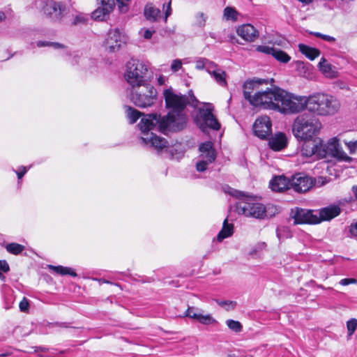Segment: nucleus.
Masks as SVG:
<instances>
[{"instance_id":"dca6fc26","label":"nucleus","mask_w":357,"mask_h":357,"mask_svg":"<svg viewBox=\"0 0 357 357\" xmlns=\"http://www.w3.org/2000/svg\"><path fill=\"white\" fill-rule=\"evenodd\" d=\"M123 36L118 29H110L107 34L105 42L106 47L110 52H116L119 50L122 42Z\"/></svg>"},{"instance_id":"6e6552de","label":"nucleus","mask_w":357,"mask_h":357,"mask_svg":"<svg viewBox=\"0 0 357 357\" xmlns=\"http://www.w3.org/2000/svg\"><path fill=\"white\" fill-rule=\"evenodd\" d=\"M148 73L149 68L145 63L139 60L132 59L127 63L125 78L130 88H133L149 82Z\"/></svg>"},{"instance_id":"a878e982","label":"nucleus","mask_w":357,"mask_h":357,"mask_svg":"<svg viewBox=\"0 0 357 357\" xmlns=\"http://www.w3.org/2000/svg\"><path fill=\"white\" fill-rule=\"evenodd\" d=\"M160 10L153 6L151 4L146 5L144 8V15L146 18L151 22H155L160 17Z\"/></svg>"},{"instance_id":"2f4dec72","label":"nucleus","mask_w":357,"mask_h":357,"mask_svg":"<svg viewBox=\"0 0 357 357\" xmlns=\"http://www.w3.org/2000/svg\"><path fill=\"white\" fill-rule=\"evenodd\" d=\"M6 249L9 253L16 255L24 250V246L16 243H11L6 245Z\"/></svg>"},{"instance_id":"a18cd8bd","label":"nucleus","mask_w":357,"mask_h":357,"mask_svg":"<svg viewBox=\"0 0 357 357\" xmlns=\"http://www.w3.org/2000/svg\"><path fill=\"white\" fill-rule=\"evenodd\" d=\"M206 62H207V59L200 58L196 61L195 68L198 70L205 69Z\"/></svg>"},{"instance_id":"0e129e2a","label":"nucleus","mask_w":357,"mask_h":357,"mask_svg":"<svg viewBox=\"0 0 357 357\" xmlns=\"http://www.w3.org/2000/svg\"><path fill=\"white\" fill-rule=\"evenodd\" d=\"M6 356V354H0V357H1V356Z\"/></svg>"},{"instance_id":"c85d7f7f","label":"nucleus","mask_w":357,"mask_h":357,"mask_svg":"<svg viewBox=\"0 0 357 357\" xmlns=\"http://www.w3.org/2000/svg\"><path fill=\"white\" fill-rule=\"evenodd\" d=\"M272 56L277 61L283 63H288L291 59V57L285 52L277 48L274 49V52Z\"/></svg>"},{"instance_id":"58836bf2","label":"nucleus","mask_w":357,"mask_h":357,"mask_svg":"<svg viewBox=\"0 0 357 357\" xmlns=\"http://www.w3.org/2000/svg\"><path fill=\"white\" fill-rule=\"evenodd\" d=\"M218 304L222 307H225L227 310H229L231 309H234L236 303L235 301H216Z\"/></svg>"},{"instance_id":"79ce46f5","label":"nucleus","mask_w":357,"mask_h":357,"mask_svg":"<svg viewBox=\"0 0 357 357\" xmlns=\"http://www.w3.org/2000/svg\"><path fill=\"white\" fill-rule=\"evenodd\" d=\"M209 164V162H206V161L204 160L199 159V160L196 164L197 170L198 172H204L207 169V167Z\"/></svg>"},{"instance_id":"a211bd4d","label":"nucleus","mask_w":357,"mask_h":357,"mask_svg":"<svg viewBox=\"0 0 357 357\" xmlns=\"http://www.w3.org/2000/svg\"><path fill=\"white\" fill-rule=\"evenodd\" d=\"M237 34L248 42H253L259 37V31L250 24H245L237 29Z\"/></svg>"},{"instance_id":"423d86ee","label":"nucleus","mask_w":357,"mask_h":357,"mask_svg":"<svg viewBox=\"0 0 357 357\" xmlns=\"http://www.w3.org/2000/svg\"><path fill=\"white\" fill-rule=\"evenodd\" d=\"M228 194L239 199L236 204V211L245 217L256 219H264L266 217V210L264 205L255 202L250 196L245 195L243 192L227 187Z\"/></svg>"},{"instance_id":"4be33fe9","label":"nucleus","mask_w":357,"mask_h":357,"mask_svg":"<svg viewBox=\"0 0 357 357\" xmlns=\"http://www.w3.org/2000/svg\"><path fill=\"white\" fill-rule=\"evenodd\" d=\"M268 145L273 151H281L287 146V138L282 132L276 133L269 139Z\"/></svg>"},{"instance_id":"37998d69","label":"nucleus","mask_w":357,"mask_h":357,"mask_svg":"<svg viewBox=\"0 0 357 357\" xmlns=\"http://www.w3.org/2000/svg\"><path fill=\"white\" fill-rule=\"evenodd\" d=\"M182 67V61L181 59H174L171 65V70L173 72H177Z\"/></svg>"},{"instance_id":"b1692460","label":"nucleus","mask_w":357,"mask_h":357,"mask_svg":"<svg viewBox=\"0 0 357 357\" xmlns=\"http://www.w3.org/2000/svg\"><path fill=\"white\" fill-rule=\"evenodd\" d=\"M234 225L232 224H228L227 219H225L223 222V226L217 236V240L222 241L226 238L231 236L233 234Z\"/></svg>"},{"instance_id":"f03ea898","label":"nucleus","mask_w":357,"mask_h":357,"mask_svg":"<svg viewBox=\"0 0 357 357\" xmlns=\"http://www.w3.org/2000/svg\"><path fill=\"white\" fill-rule=\"evenodd\" d=\"M296 96L288 93L284 89L273 86L263 91L260 96L253 100L255 107H261L265 109L278 111L282 114H296Z\"/></svg>"},{"instance_id":"13d9d810","label":"nucleus","mask_w":357,"mask_h":357,"mask_svg":"<svg viewBox=\"0 0 357 357\" xmlns=\"http://www.w3.org/2000/svg\"><path fill=\"white\" fill-rule=\"evenodd\" d=\"M352 192L354 194L356 199L357 200V185H354L352 187Z\"/></svg>"},{"instance_id":"9b49d317","label":"nucleus","mask_w":357,"mask_h":357,"mask_svg":"<svg viewBox=\"0 0 357 357\" xmlns=\"http://www.w3.org/2000/svg\"><path fill=\"white\" fill-rule=\"evenodd\" d=\"M314 184L312 178L303 173H298L291 177V188L297 192H306Z\"/></svg>"},{"instance_id":"393cba45","label":"nucleus","mask_w":357,"mask_h":357,"mask_svg":"<svg viewBox=\"0 0 357 357\" xmlns=\"http://www.w3.org/2000/svg\"><path fill=\"white\" fill-rule=\"evenodd\" d=\"M126 116L129 120L130 124L135 123L137 119L143 116L142 118L144 117L146 114H144V113L138 111L137 109L130 107V106H125Z\"/></svg>"},{"instance_id":"bb28decb","label":"nucleus","mask_w":357,"mask_h":357,"mask_svg":"<svg viewBox=\"0 0 357 357\" xmlns=\"http://www.w3.org/2000/svg\"><path fill=\"white\" fill-rule=\"evenodd\" d=\"M211 75L213 76V77L215 79V80L219 85L222 86H227V74L226 72L224 71L223 70L218 68V70H215L214 73H212Z\"/></svg>"},{"instance_id":"6e6d98bb","label":"nucleus","mask_w":357,"mask_h":357,"mask_svg":"<svg viewBox=\"0 0 357 357\" xmlns=\"http://www.w3.org/2000/svg\"><path fill=\"white\" fill-rule=\"evenodd\" d=\"M166 79L165 77L163 75H160L158 78V82L159 85H163L165 83Z\"/></svg>"},{"instance_id":"412c9836","label":"nucleus","mask_w":357,"mask_h":357,"mask_svg":"<svg viewBox=\"0 0 357 357\" xmlns=\"http://www.w3.org/2000/svg\"><path fill=\"white\" fill-rule=\"evenodd\" d=\"M200 151L199 158L201 160H204L206 162H213L216 158L215 150L213 148V144L211 142L202 143L199 148Z\"/></svg>"},{"instance_id":"ddd939ff","label":"nucleus","mask_w":357,"mask_h":357,"mask_svg":"<svg viewBox=\"0 0 357 357\" xmlns=\"http://www.w3.org/2000/svg\"><path fill=\"white\" fill-rule=\"evenodd\" d=\"M272 123L268 116L258 117L254 125L253 131L256 136L260 139H266L271 135Z\"/></svg>"},{"instance_id":"7ed1b4c3","label":"nucleus","mask_w":357,"mask_h":357,"mask_svg":"<svg viewBox=\"0 0 357 357\" xmlns=\"http://www.w3.org/2000/svg\"><path fill=\"white\" fill-rule=\"evenodd\" d=\"M299 113L305 109L317 116H331L335 114L340 107L337 98L324 93H314L308 96H296Z\"/></svg>"},{"instance_id":"4c0bfd02","label":"nucleus","mask_w":357,"mask_h":357,"mask_svg":"<svg viewBox=\"0 0 357 357\" xmlns=\"http://www.w3.org/2000/svg\"><path fill=\"white\" fill-rule=\"evenodd\" d=\"M275 47H268L266 45H258L256 47V50L259 52H261L268 55H273Z\"/></svg>"},{"instance_id":"f8f14e48","label":"nucleus","mask_w":357,"mask_h":357,"mask_svg":"<svg viewBox=\"0 0 357 357\" xmlns=\"http://www.w3.org/2000/svg\"><path fill=\"white\" fill-rule=\"evenodd\" d=\"M349 200H339L337 204H330L328 206L321 208L319 211L318 218H320V222L322 221H329L337 217L342 212V207L349 202Z\"/></svg>"},{"instance_id":"9d476101","label":"nucleus","mask_w":357,"mask_h":357,"mask_svg":"<svg viewBox=\"0 0 357 357\" xmlns=\"http://www.w3.org/2000/svg\"><path fill=\"white\" fill-rule=\"evenodd\" d=\"M289 215L294 219V225L320 223V218H318L317 213L312 210L295 207L291 209Z\"/></svg>"},{"instance_id":"39448f33","label":"nucleus","mask_w":357,"mask_h":357,"mask_svg":"<svg viewBox=\"0 0 357 357\" xmlns=\"http://www.w3.org/2000/svg\"><path fill=\"white\" fill-rule=\"evenodd\" d=\"M322 128L321 121L314 116L304 113L298 115L292 125V132L298 141H303V145L313 142L314 137L318 135Z\"/></svg>"},{"instance_id":"bf43d9fd","label":"nucleus","mask_w":357,"mask_h":357,"mask_svg":"<svg viewBox=\"0 0 357 357\" xmlns=\"http://www.w3.org/2000/svg\"><path fill=\"white\" fill-rule=\"evenodd\" d=\"M189 94H190V97H191V99H192V102H197L196 98H195V96L193 95V93H192V91H190L189 92Z\"/></svg>"},{"instance_id":"72a5a7b5","label":"nucleus","mask_w":357,"mask_h":357,"mask_svg":"<svg viewBox=\"0 0 357 357\" xmlns=\"http://www.w3.org/2000/svg\"><path fill=\"white\" fill-rule=\"evenodd\" d=\"M227 326L232 330L233 331L236 333L241 332L242 330V325L238 321L233 319H228L226 321Z\"/></svg>"},{"instance_id":"603ef678","label":"nucleus","mask_w":357,"mask_h":357,"mask_svg":"<svg viewBox=\"0 0 357 357\" xmlns=\"http://www.w3.org/2000/svg\"><path fill=\"white\" fill-rule=\"evenodd\" d=\"M349 232L352 235H355V236L357 235V221L356 222H354V223H352L350 225Z\"/></svg>"},{"instance_id":"e2e57ef3","label":"nucleus","mask_w":357,"mask_h":357,"mask_svg":"<svg viewBox=\"0 0 357 357\" xmlns=\"http://www.w3.org/2000/svg\"><path fill=\"white\" fill-rule=\"evenodd\" d=\"M319 179H321V180L322 181H321V185H324V184L326 183V181H324V179H325L324 178H323V177H320Z\"/></svg>"},{"instance_id":"ea45409f","label":"nucleus","mask_w":357,"mask_h":357,"mask_svg":"<svg viewBox=\"0 0 357 357\" xmlns=\"http://www.w3.org/2000/svg\"><path fill=\"white\" fill-rule=\"evenodd\" d=\"M218 68H219L215 63L207 59V62H206L205 69L208 74L211 75L212 73H214V71L215 70H218Z\"/></svg>"},{"instance_id":"c9c22d12","label":"nucleus","mask_w":357,"mask_h":357,"mask_svg":"<svg viewBox=\"0 0 357 357\" xmlns=\"http://www.w3.org/2000/svg\"><path fill=\"white\" fill-rule=\"evenodd\" d=\"M347 328L348 331V335H351L357 328V319L353 318L349 320L347 322Z\"/></svg>"},{"instance_id":"4d7b16f0","label":"nucleus","mask_w":357,"mask_h":357,"mask_svg":"<svg viewBox=\"0 0 357 357\" xmlns=\"http://www.w3.org/2000/svg\"><path fill=\"white\" fill-rule=\"evenodd\" d=\"M130 0H117L118 3L121 4L122 6H126Z\"/></svg>"},{"instance_id":"e433bc0d","label":"nucleus","mask_w":357,"mask_h":357,"mask_svg":"<svg viewBox=\"0 0 357 357\" xmlns=\"http://www.w3.org/2000/svg\"><path fill=\"white\" fill-rule=\"evenodd\" d=\"M87 20L86 15L79 13L75 17L73 24L75 25L84 24H86Z\"/></svg>"},{"instance_id":"1a4fd4ad","label":"nucleus","mask_w":357,"mask_h":357,"mask_svg":"<svg viewBox=\"0 0 357 357\" xmlns=\"http://www.w3.org/2000/svg\"><path fill=\"white\" fill-rule=\"evenodd\" d=\"M213 107L211 104H207L204 107L200 108L198 113L197 120L199 128L205 132L207 128L218 130L220 124L213 114Z\"/></svg>"},{"instance_id":"69168bd1","label":"nucleus","mask_w":357,"mask_h":357,"mask_svg":"<svg viewBox=\"0 0 357 357\" xmlns=\"http://www.w3.org/2000/svg\"><path fill=\"white\" fill-rule=\"evenodd\" d=\"M210 36H211L212 38H214V33H210Z\"/></svg>"},{"instance_id":"2eb2a0df","label":"nucleus","mask_w":357,"mask_h":357,"mask_svg":"<svg viewBox=\"0 0 357 357\" xmlns=\"http://www.w3.org/2000/svg\"><path fill=\"white\" fill-rule=\"evenodd\" d=\"M100 6H98L91 14V17L96 20L102 21L109 15L114 8V0H97Z\"/></svg>"},{"instance_id":"c756f323","label":"nucleus","mask_w":357,"mask_h":357,"mask_svg":"<svg viewBox=\"0 0 357 357\" xmlns=\"http://www.w3.org/2000/svg\"><path fill=\"white\" fill-rule=\"evenodd\" d=\"M49 268L61 275H70L73 276L76 275V273L71 268H69L67 267H63L62 266H56L50 265Z\"/></svg>"},{"instance_id":"0eeeda50","label":"nucleus","mask_w":357,"mask_h":357,"mask_svg":"<svg viewBox=\"0 0 357 357\" xmlns=\"http://www.w3.org/2000/svg\"><path fill=\"white\" fill-rule=\"evenodd\" d=\"M128 91L130 101L140 108L152 106L156 100L157 91L149 82L130 88Z\"/></svg>"},{"instance_id":"5fc2aeb1","label":"nucleus","mask_w":357,"mask_h":357,"mask_svg":"<svg viewBox=\"0 0 357 357\" xmlns=\"http://www.w3.org/2000/svg\"><path fill=\"white\" fill-rule=\"evenodd\" d=\"M154 31H150L149 29L146 30L144 31V37L146 38V39H149L151 38L152 35H153V33Z\"/></svg>"},{"instance_id":"864d4df0","label":"nucleus","mask_w":357,"mask_h":357,"mask_svg":"<svg viewBox=\"0 0 357 357\" xmlns=\"http://www.w3.org/2000/svg\"><path fill=\"white\" fill-rule=\"evenodd\" d=\"M26 168L25 167H20V170L16 172L17 177L19 179H21L22 176L26 174Z\"/></svg>"},{"instance_id":"aec40b11","label":"nucleus","mask_w":357,"mask_h":357,"mask_svg":"<svg viewBox=\"0 0 357 357\" xmlns=\"http://www.w3.org/2000/svg\"><path fill=\"white\" fill-rule=\"evenodd\" d=\"M270 185L271 189L275 192H282L291 189V178L284 176H278L273 178Z\"/></svg>"},{"instance_id":"3c124183","label":"nucleus","mask_w":357,"mask_h":357,"mask_svg":"<svg viewBox=\"0 0 357 357\" xmlns=\"http://www.w3.org/2000/svg\"><path fill=\"white\" fill-rule=\"evenodd\" d=\"M171 3H172V0H169V1L168 2V3L167 5V9H166L165 13V22H167L168 17L170 16L172 14Z\"/></svg>"},{"instance_id":"f3484780","label":"nucleus","mask_w":357,"mask_h":357,"mask_svg":"<svg viewBox=\"0 0 357 357\" xmlns=\"http://www.w3.org/2000/svg\"><path fill=\"white\" fill-rule=\"evenodd\" d=\"M44 13L55 20H60L63 16L65 6L60 3L50 1L43 8Z\"/></svg>"},{"instance_id":"09e8293b","label":"nucleus","mask_w":357,"mask_h":357,"mask_svg":"<svg viewBox=\"0 0 357 357\" xmlns=\"http://www.w3.org/2000/svg\"><path fill=\"white\" fill-rule=\"evenodd\" d=\"M9 265L6 260H0V272L7 273L9 271Z\"/></svg>"},{"instance_id":"f257e3e1","label":"nucleus","mask_w":357,"mask_h":357,"mask_svg":"<svg viewBox=\"0 0 357 357\" xmlns=\"http://www.w3.org/2000/svg\"><path fill=\"white\" fill-rule=\"evenodd\" d=\"M164 97L167 107L171 109L168 114L163 116L157 114H148L142 118L138 124L142 133V140L158 150L167 147V142L151 131L158 129L160 132L167 134L169 132L181 130L187 120L183 112L189 103L188 97L176 94L170 89L164 91Z\"/></svg>"},{"instance_id":"c03bdc74","label":"nucleus","mask_w":357,"mask_h":357,"mask_svg":"<svg viewBox=\"0 0 357 357\" xmlns=\"http://www.w3.org/2000/svg\"><path fill=\"white\" fill-rule=\"evenodd\" d=\"M29 303L26 298H23V299L20 301L19 304V307L20 311L26 312L29 310Z\"/></svg>"},{"instance_id":"f704fd0d","label":"nucleus","mask_w":357,"mask_h":357,"mask_svg":"<svg viewBox=\"0 0 357 357\" xmlns=\"http://www.w3.org/2000/svg\"><path fill=\"white\" fill-rule=\"evenodd\" d=\"M36 45L38 47H52L54 49H59V48H63L64 45L58 43H52V42H48V41H41L39 40L36 43Z\"/></svg>"},{"instance_id":"680f3d73","label":"nucleus","mask_w":357,"mask_h":357,"mask_svg":"<svg viewBox=\"0 0 357 357\" xmlns=\"http://www.w3.org/2000/svg\"><path fill=\"white\" fill-rule=\"evenodd\" d=\"M0 279L3 280L5 279V276L0 272Z\"/></svg>"},{"instance_id":"8fccbe9b","label":"nucleus","mask_w":357,"mask_h":357,"mask_svg":"<svg viewBox=\"0 0 357 357\" xmlns=\"http://www.w3.org/2000/svg\"><path fill=\"white\" fill-rule=\"evenodd\" d=\"M347 144L350 151V153H354L356 152V151L357 150V141L349 142Z\"/></svg>"},{"instance_id":"473e14b6","label":"nucleus","mask_w":357,"mask_h":357,"mask_svg":"<svg viewBox=\"0 0 357 357\" xmlns=\"http://www.w3.org/2000/svg\"><path fill=\"white\" fill-rule=\"evenodd\" d=\"M319 68L326 76H332L333 73L331 72L332 66L324 58H322L319 61Z\"/></svg>"},{"instance_id":"20e7f679","label":"nucleus","mask_w":357,"mask_h":357,"mask_svg":"<svg viewBox=\"0 0 357 357\" xmlns=\"http://www.w3.org/2000/svg\"><path fill=\"white\" fill-rule=\"evenodd\" d=\"M301 153L305 157L314 156L317 159L331 156L344 161L351 160L342 149L339 140L335 137L330 139L326 143L320 137H314L313 142H308L302 145Z\"/></svg>"},{"instance_id":"052dcab7","label":"nucleus","mask_w":357,"mask_h":357,"mask_svg":"<svg viewBox=\"0 0 357 357\" xmlns=\"http://www.w3.org/2000/svg\"><path fill=\"white\" fill-rule=\"evenodd\" d=\"M5 18V15L3 13L0 12V22H1Z\"/></svg>"},{"instance_id":"cd10ccee","label":"nucleus","mask_w":357,"mask_h":357,"mask_svg":"<svg viewBox=\"0 0 357 357\" xmlns=\"http://www.w3.org/2000/svg\"><path fill=\"white\" fill-rule=\"evenodd\" d=\"M276 235L280 241L292 237L290 229L286 226H280L276 229Z\"/></svg>"},{"instance_id":"7c9ffc66","label":"nucleus","mask_w":357,"mask_h":357,"mask_svg":"<svg viewBox=\"0 0 357 357\" xmlns=\"http://www.w3.org/2000/svg\"><path fill=\"white\" fill-rule=\"evenodd\" d=\"M223 16L227 20L236 21L238 13L234 8L227 6L224 9Z\"/></svg>"},{"instance_id":"a19ab883","label":"nucleus","mask_w":357,"mask_h":357,"mask_svg":"<svg viewBox=\"0 0 357 357\" xmlns=\"http://www.w3.org/2000/svg\"><path fill=\"white\" fill-rule=\"evenodd\" d=\"M313 35L317 38H321L326 41H328L329 43H334L336 40L334 37L328 36V35H325V34L321 33L319 32H314V33H313Z\"/></svg>"},{"instance_id":"4468645a","label":"nucleus","mask_w":357,"mask_h":357,"mask_svg":"<svg viewBox=\"0 0 357 357\" xmlns=\"http://www.w3.org/2000/svg\"><path fill=\"white\" fill-rule=\"evenodd\" d=\"M267 83V80L262 79H254L245 82L243 84V96L245 99L248 100L250 104L254 106L253 100L256 99L257 96H260L262 91L256 92L253 96L252 95V92L254 91L257 85Z\"/></svg>"},{"instance_id":"6ab92c4d","label":"nucleus","mask_w":357,"mask_h":357,"mask_svg":"<svg viewBox=\"0 0 357 357\" xmlns=\"http://www.w3.org/2000/svg\"><path fill=\"white\" fill-rule=\"evenodd\" d=\"M195 309L192 307H188V308L184 312V314L183 315H180L179 317H188L190 318L197 319L201 324L206 325H208L215 322V320L210 314L204 315L202 314L195 312Z\"/></svg>"},{"instance_id":"5701e85b","label":"nucleus","mask_w":357,"mask_h":357,"mask_svg":"<svg viewBox=\"0 0 357 357\" xmlns=\"http://www.w3.org/2000/svg\"><path fill=\"white\" fill-rule=\"evenodd\" d=\"M298 49L303 54L310 60H314L320 54V51L319 50L304 44H299Z\"/></svg>"},{"instance_id":"49530a36","label":"nucleus","mask_w":357,"mask_h":357,"mask_svg":"<svg viewBox=\"0 0 357 357\" xmlns=\"http://www.w3.org/2000/svg\"><path fill=\"white\" fill-rule=\"evenodd\" d=\"M197 24L199 26H204L206 17L204 15L203 13H199L197 14Z\"/></svg>"},{"instance_id":"de8ad7c7","label":"nucleus","mask_w":357,"mask_h":357,"mask_svg":"<svg viewBox=\"0 0 357 357\" xmlns=\"http://www.w3.org/2000/svg\"><path fill=\"white\" fill-rule=\"evenodd\" d=\"M357 280L354 278H344L340 281L341 285L345 286L350 284H356Z\"/></svg>"}]
</instances>
